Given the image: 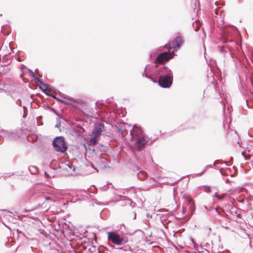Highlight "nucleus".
<instances>
[{
    "mask_svg": "<svg viewBox=\"0 0 253 253\" xmlns=\"http://www.w3.org/2000/svg\"><path fill=\"white\" fill-rule=\"evenodd\" d=\"M148 66H146L145 68V71L142 73V76H145L148 79H150L153 83H158L160 86L163 88H169L172 84L173 81V75L169 76H161L159 77V80L158 82L155 81L152 78L148 73L146 72L148 70Z\"/></svg>",
    "mask_w": 253,
    "mask_h": 253,
    "instance_id": "nucleus-1",
    "label": "nucleus"
},
{
    "mask_svg": "<svg viewBox=\"0 0 253 253\" xmlns=\"http://www.w3.org/2000/svg\"><path fill=\"white\" fill-rule=\"evenodd\" d=\"M53 146L57 152H65L67 149L64 139L63 137L58 136L54 139L52 142Z\"/></svg>",
    "mask_w": 253,
    "mask_h": 253,
    "instance_id": "nucleus-2",
    "label": "nucleus"
},
{
    "mask_svg": "<svg viewBox=\"0 0 253 253\" xmlns=\"http://www.w3.org/2000/svg\"><path fill=\"white\" fill-rule=\"evenodd\" d=\"M104 130V126L103 124H99L96 125L92 132L91 138L89 139L90 142L92 144H95L98 137Z\"/></svg>",
    "mask_w": 253,
    "mask_h": 253,
    "instance_id": "nucleus-3",
    "label": "nucleus"
},
{
    "mask_svg": "<svg viewBox=\"0 0 253 253\" xmlns=\"http://www.w3.org/2000/svg\"><path fill=\"white\" fill-rule=\"evenodd\" d=\"M153 75L161 77V76H172V74L169 69L166 67L164 65H161L158 67H155L153 71Z\"/></svg>",
    "mask_w": 253,
    "mask_h": 253,
    "instance_id": "nucleus-4",
    "label": "nucleus"
},
{
    "mask_svg": "<svg viewBox=\"0 0 253 253\" xmlns=\"http://www.w3.org/2000/svg\"><path fill=\"white\" fill-rule=\"evenodd\" d=\"M108 240L116 245H121L124 241V239L116 232H108Z\"/></svg>",
    "mask_w": 253,
    "mask_h": 253,
    "instance_id": "nucleus-5",
    "label": "nucleus"
},
{
    "mask_svg": "<svg viewBox=\"0 0 253 253\" xmlns=\"http://www.w3.org/2000/svg\"><path fill=\"white\" fill-rule=\"evenodd\" d=\"M132 141L134 143V149L138 151L143 150L144 148V145L146 143L145 136L137 137L135 139H132Z\"/></svg>",
    "mask_w": 253,
    "mask_h": 253,
    "instance_id": "nucleus-6",
    "label": "nucleus"
},
{
    "mask_svg": "<svg viewBox=\"0 0 253 253\" xmlns=\"http://www.w3.org/2000/svg\"><path fill=\"white\" fill-rule=\"evenodd\" d=\"M174 53L172 52H164L160 53L156 58V62L163 63L171 59L174 56Z\"/></svg>",
    "mask_w": 253,
    "mask_h": 253,
    "instance_id": "nucleus-7",
    "label": "nucleus"
},
{
    "mask_svg": "<svg viewBox=\"0 0 253 253\" xmlns=\"http://www.w3.org/2000/svg\"><path fill=\"white\" fill-rule=\"evenodd\" d=\"M184 40L182 37L178 36L174 39L172 42V46L169 47L167 44L165 45V47H167L169 50L173 48L174 49L179 48L181 45L183 43Z\"/></svg>",
    "mask_w": 253,
    "mask_h": 253,
    "instance_id": "nucleus-8",
    "label": "nucleus"
},
{
    "mask_svg": "<svg viewBox=\"0 0 253 253\" xmlns=\"http://www.w3.org/2000/svg\"><path fill=\"white\" fill-rule=\"evenodd\" d=\"M130 135L131 136V140L137 137L144 136L142 130L136 125L133 126L132 130L130 131Z\"/></svg>",
    "mask_w": 253,
    "mask_h": 253,
    "instance_id": "nucleus-9",
    "label": "nucleus"
},
{
    "mask_svg": "<svg viewBox=\"0 0 253 253\" xmlns=\"http://www.w3.org/2000/svg\"><path fill=\"white\" fill-rule=\"evenodd\" d=\"M220 51L223 53L224 56L226 57H231L233 58L232 52L230 49L226 46H223L220 49Z\"/></svg>",
    "mask_w": 253,
    "mask_h": 253,
    "instance_id": "nucleus-10",
    "label": "nucleus"
},
{
    "mask_svg": "<svg viewBox=\"0 0 253 253\" xmlns=\"http://www.w3.org/2000/svg\"><path fill=\"white\" fill-rule=\"evenodd\" d=\"M29 71L31 73V76H32V77L34 78V79L35 81H37L38 82L40 83L41 84H42L46 88H47L48 87V85L42 83L40 79H39L38 78L36 77V76L35 75L34 73H33V72L32 71L30 70Z\"/></svg>",
    "mask_w": 253,
    "mask_h": 253,
    "instance_id": "nucleus-11",
    "label": "nucleus"
},
{
    "mask_svg": "<svg viewBox=\"0 0 253 253\" xmlns=\"http://www.w3.org/2000/svg\"><path fill=\"white\" fill-rule=\"evenodd\" d=\"M137 175L139 179L142 180L145 179L147 177V174L145 171H140L137 173Z\"/></svg>",
    "mask_w": 253,
    "mask_h": 253,
    "instance_id": "nucleus-12",
    "label": "nucleus"
},
{
    "mask_svg": "<svg viewBox=\"0 0 253 253\" xmlns=\"http://www.w3.org/2000/svg\"><path fill=\"white\" fill-rule=\"evenodd\" d=\"M193 26L194 28H195V31H198L199 29L200 24L199 22L196 21L195 23L193 24Z\"/></svg>",
    "mask_w": 253,
    "mask_h": 253,
    "instance_id": "nucleus-13",
    "label": "nucleus"
},
{
    "mask_svg": "<svg viewBox=\"0 0 253 253\" xmlns=\"http://www.w3.org/2000/svg\"><path fill=\"white\" fill-rule=\"evenodd\" d=\"M188 205H189L190 209L191 211H194V202L192 200H189L188 201Z\"/></svg>",
    "mask_w": 253,
    "mask_h": 253,
    "instance_id": "nucleus-14",
    "label": "nucleus"
},
{
    "mask_svg": "<svg viewBox=\"0 0 253 253\" xmlns=\"http://www.w3.org/2000/svg\"><path fill=\"white\" fill-rule=\"evenodd\" d=\"M212 167V165H207L204 169L203 170V171L202 172V173L200 174V175H202V174H203L205 172H206L207 171V170L209 169V168H211Z\"/></svg>",
    "mask_w": 253,
    "mask_h": 253,
    "instance_id": "nucleus-15",
    "label": "nucleus"
},
{
    "mask_svg": "<svg viewBox=\"0 0 253 253\" xmlns=\"http://www.w3.org/2000/svg\"><path fill=\"white\" fill-rule=\"evenodd\" d=\"M120 126H117V131L120 134H122L124 133V129L120 127Z\"/></svg>",
    "mask_w": 253,
    "mask_h": 253,
    "instance_id": "nucleus-16",
    "label": "nucleus"
},
{
    "mask_svg": "<svg viewBox=\"0 0 253 253\" xmlns=\"http://www.w3.org/2000/svg\"><path fill=\"white\" fill-rule=\"evenodd\" d=\"M205 187L206 188V189L205 190V191L208 193L211 192L210 190V187H208L207 186H206Z\"/></svg>",
    "mask_w": 253,
    "mask_h": 253,
    "instance_id": "nucleus-17",
    "label": "nucleus"
},
{
    "mask_svg": "<svg viewBox=\"0 0 253 253\" xmlns=\"http://www.w3.org/2000/svg\"><path fill=\"white\" fill-rule=\"evenodd\" d=\"M31 169H35V173H36L37 171V169L36 167H31L30 168H29V170L31 171Z\"/></svg>",
    "mask_w": 253,
    "mask_h": 253,
    "instance_id": "nucleus-18",
    "label": "nucleus"
},
{
    "mask_svg": "<svg viewBox=\"0 0 253 253\" xmlns=\"http://www.w3.org/2000/svg\"><path fill=\"white\" fill-rule=\"evenodd\" d=\"M225 195V194H223L222 196H219V197L217 198V199L218 200H222L224 197Z\"/></svg>",
    "mask_w": 253,
    "mask_h": 253,
    "instance_id": "nucleus-19",
    "label": "nucleus"
},
{
    "mask_svg": "<svg viewBox=\"0 0 253 253\" xmlns=\"http://www.w3.org/2000/svg\"><path fill=\"white\" fill-rule=\"evenodd\" d=\"M213 197L217 198L219 197V195L217 194V193H215Z\"/></svg>",
    "mask_w": 253,
    "mask_h": 253,
    "instance_id": "nucleus-20",
    "label": "nucleus"
},
{
    "mask_svg": "<svg viewBox=\"0 0 253 253\" xmlns=\"http://www.w3.org/2000/svg\"><path fill=\"white\" fill-rule=\"evenodd\" d=\"M7 132V133H8V135H9V136H10V135H13V134H12V132Z\"/></svg>",
    "mask_w": 253,
    "mask_h": 253,
    "instance_id": "nucleus-21",
    "label": "nucleus"
},
{
    "mask_svg": "<svg viewBox=\"0 0 253 253\" xmlns=\"http://www.w3.org/2000/svg\"><path fill=\"white\" fill-rule=\"evenodd\" d=\"M46 200H50V197H47V198H46Z\"/></svg>",
    "mask_w": 253,
    "mask_h": 253,
    "instance_id": "nucleus-22",
    "label": "nucleus"
},
{
    "mask_svg": "<svg viewBox=\"0 0 253 253\" xmlns=\"http://www.w3.org/2000/svg\"><path fill=\"white\" fill-rule=\"evenodd\" d=\"M59 101H60V102H64V101H63V100H59Z\"/></svg>",
    "mask_w": 253,
    "mask_h": 253,
    "instance_id": "nucleus-23",
    "label": "nucleus"
},
{
    "mask_svg": "<svg viewBox=\"0 0 253 253\" xmlns=\"http://www.w3.org/2000/svg\"><path fill=\"white\" fill-rule=\"evenodd\" d=\"M242 154L244 157H245V156L244 155V153H243V152H242Z\"/></svg>",
    "mask_w": 253,
    "mask_h": 253,
    "instance_id": "nucleus-24",
    "label": "nucleus"
},
{
    "mask_svg": "<svg viewBox=\"0 0 253 253\" xmlns=\"http://www.w3.org/2000/svg\"><path fill=\"white\" fill-rule=\"evenodd\" d=\"M227 182H229V180L228 179H227Z\"/></svg>",
    "mask_w": 253,
    "mask_h": 253,
    "instance_id": "nucleus-25",
    "label": "nucleus"
}]
</instances>
